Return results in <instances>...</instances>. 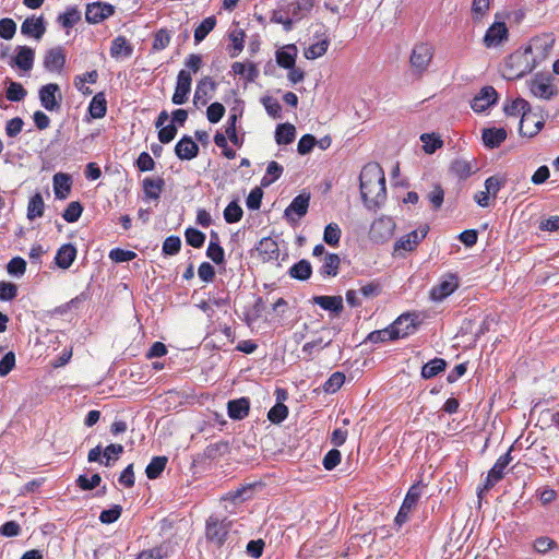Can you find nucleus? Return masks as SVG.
Returning <instances> with one entry per match:
<instances>
[{"mask_svg": "<svg viewBox=\"0 0 559 559\" xmlns=\"http://www.w3.org/2000/svg\"><path fill=\"white\" fill-rule=\"evenodd\" d=\"M217 236H212L209 243L206 255L215 263L219 264L224 262V250L218 243Z\"/></svg>", "mask_w": 559, "mask_h": 559, "instance_id": "obj_49", "label": "nucleus"}, {"mask_svg": "<svg viewBox=\"0 0 559 559\" xmlns=\"http://www.w3.org/2000/svg\"><path fill=\"white\" fill-rule=\"evenodd\" d=\"M186 240L188 245L200 248L204 243L205 235L195 228H188L186 230Z\"/></svg>", "mask_w": 559, "mask_h": 559, "instance_id": "obj_64", "label": "nucleus"}, {"mask_svg": "<svg viewBox=\"0 0 559 559\" xmlns=\"http://www.w3.org/2000/svg\"><path fill=\"white\" fill-rule=\"evenodd\" d=\"M106 111H107L106 99L102 93H98L92 98L90 106H88V112L93 118L99 119L106 115Z\"/></svg>", "mask_w": 559, "mask_h": 559, "instance_id": "obj_43", "label": "nucleus"}, {"mask_svg": "<svg viewBox=\"0 0 559 559\" xmlns=\"http://www.w3.org/2000/svg\"><path fill=\"white\" fill-rule=\"evenodd\" d=\"M558 547V544L550 537L540 536L533 543V548L537 554L545 555Z\"/></svg>", "mask_w": 559, "mask_h": 559, "instance_id": "obj_54", "label": "nucleus"}, {"mask_svg": "<svg viewBox=\"0 0 559 559\" xmlns=\"http://www.w3.org/2000/svg\"><path fill=\"white\" fill-rule=\"evenodd\" d=\"M283 167L277 162H270L266 167V173L262 178L261 185L267 187L275 182L283 174Z\"/></svg>", "mask_w": 559, "mask_h": 559, "instance_id": "obj_46", "label": "nucleus"}, {"mask_svg": "<svg viewBox=\"0 0 559 559\" xmlns=\"http://www.w3.org/2000/svg\"><path fill=\"white\" fill-rule=\"evenodd\" d=\"M535 61L525 50L511 53L501 67V74L507 80H516L535 69Z\"/></svg>", "mask_w": 559, "mask_h": 559, "instance_id": "obj_2", "label": "nucleus"}, {"mask_svg": "<svg viewBox=\"0 0 559 559\" xmlns=\"http://www.w3.org/2000/svg\"><path fill=\"white\" fill-rule=\"evenodd\" d=\"M459 287V280L453 274L442 276L438 284L430 289V298L433 301H442L448 296L456 290Z\"/></svg>", "mask_w": 559, "mask_h": 559, "instance_id": "obj_8", "label": "nucleus"}, {"mask_svg": "<svg viewBox=\"0 0 559 559\" xmlns=\"http://www.w3.org/2000/svg\"><path fill=\"white\" fill-rule=\"evenodd\" d=\"M171 36L167 29H159L155 33L152 49L155 51L164 50L170 43Z\"/></svg>", "mask_w": 559, "mask_h": 559, "instance_id": "obj_59", "label": "nucleus"}, {"mask_svg": "<svg viewBox=\"0 0 559 559\" xmlns=\"http://www.w3.org/2000/svg\"><path fill=\"white\" fill-rule=\"evenodd\" d=\"M164 187V180L160 178H145L143 180V191L147 200H158Z\"/></svg>", "mask_w": 559, "mask_h": 559, "instance_id": "obj_37", "label": "nucleus"}, {"mask_svg": "<svg viewBox=\"0 0 559 559\" xmlns=\"http://www.w3.org/2000/svg\"><path fill=\"white\" fill-rule=\"evenodd\" d=\"M166 463H167V457H165V456L153 457L145 469L147 478H150V479L157 478L160 475V473L164 471Z\"/></svg>", "mask_w": 559, "mask_h": 559, "instance_id": "obj_47", "label": "nucleus"}, {"mask_svg": "<svg viewBox=\"0 0 559 559\" xmlns=\"http://www.w3.org/2000/svg\"><path fill=\"white\" fill-rule=\"evenodd\" d=\"M44 214V200L39 193L31 198L27 206V217L34 219L43 216Z\"/></svg>", "mask_w": 559, "mask_h": 559, "instance_id": "obj_48", "label": "nucleus"}, {"mask_svg": "<svg viewBox=\"0 0 559 559\" xmlns=\"http://www.w3.org/2000/svg\"><path fill=\"white\" fill-rule=\"evenodd\" d=\"M133 52L132 45L123 36H118L111 41L110 56L116 60H122L131 57Z\"/></svg>", "mask_w": 559, "mask_h": 559, "instance_id": "obj_26", "label": "nucleus"}, {"mask_svg": "<svg viewBox=\"0 0 559 559\" xmlns=\"http://www.w3.org/2000/svg\"><path fill=\"white\" fill-rule=\"evenodd\" d=\"M420 141L423 142V148L427 154L435 153L443 143L442 140L433 133L421 134Z\"/></svg>", "mask_w": 559, "mask_h": 559, "instance_id": "obj_50", "label": "nucleus"}, {"mask_svg": "<svg viewBox=\"0 0 559 559\" xmlns=\"http://www.w3.org/2000/svg\"><path fill=\"white\" fill-rule=\"evenodd\" d=\"M82 211V205L79 202L74 201L68 204L67 209L62 214V217L68 223H74L80 218Z\"/></svg>", "mask_w": 559, "mask_h": 559, "instance_id": "obj_62", "label": "nucleus"}, {"mask_svg": "<svg viewBox=\"0 0 559 559\" xmlns=\"http://www.w3.org/2000/svg\"><path fill=\"white\" fill-rule=\"evenodd\" d=\"M216 90V83L210 76H205L198 82L193 100L195 104L205 105L213 96Z\"/></svg>", "mask_w": 559, "mask_h": 559, "instance_id": "obj_21", "label": "nucleus"}, {"mask_svg": "<svg viewBox=\"0 0 559 559\" xmlns=\"http://www.w3.org/2000/svg\"><path fill=\"white\" fill-rule=\"evenodd\" d=\"M491 0H473L472 15L473 20L480 21L489 11Z\"/></svg>", "mask_w": 559, "mask_h": 559, "instance_id": "obj_58", "label": "nucleus"}, {"mask_svg": "<svg viewBox=\"0 0 559 559\" xmlns=\"http://www.w3.org/2000/svg\"><path fill=\"white\" fill-rule=\"evenodd\" d=\"M288 415V408L282 403L275 404L267 413V418L274 424L282 423Z\"/></svg>", "mask_w": 559, "mask_h": 559, "instance_id": "obj_60", "label": "nucleus"}, {"mask_svg": "<svg viewBox=\"0 0 559 559\" xmlns=\"http://www.w3.org/2000/svg\"><path fill=\"white\" fill-rule=\"evenodd\" d=\"M231 72L235 75L243 76L248 82H253L259 76L258 67L251 62H234Z\"/></svg>", "mask_w": 559, "mask_h": 559, "instance_id": "obj_30", "label": "nucleus"}, {"mask_svg": "<svg viewBox=\"0 0 559 559\" xmlns=\"http://www.w3.org/2000/svg\"><path fill=\"white\" fill-rule=\"evenodd\" d=\"M175 152L180 159L189 160L198 155L199 146L191 138L185 136L176 144Z\"/></svg>", "mask_w": 559, "mask_h": 559, "instance_id": "obj_28", "label": "nucleus"}, {"mask_svg": "<svg viewBox=\"0 0 559 559\" xmlns=\"http://www.w3.org/2000/svg\"><path fill=\"white\" fill-rule=\"evenodd\" d=\"M230 40V57H237L243 50L245 31L240 27H235L229 32Z\"/></svg>", "mask_w": 559, "mask_h": 559, "instance_id": "obj_38", "label": "nucleus"}, {"mask_svg": "<svg viewBox=\"0 0 559 559\" xmlns=\"http://www.w3.org/2000/svg\"><path fill=\"white\" fill-rule=\"evenodd\" d=\"M543 120L530 109L520 120L519 131L522 135L532 138L543 128Z\"/></svg>", "mask_w": 559, "mask_h": 559, "instance_id": "obj_19", "label": "nucleus"}, {"mask_svg": "<svg viewBox=\"0 0 559 559\" xmlns=\"http://www.w3.org/2000/svg\"><path fill=\"white\" fill-rule=\"evenodd\" d=\"M242 214V209L236 201L230 202L224 210V218L229 224L239 222Z\"/></svg>", "mask_w": 559, "mask_h": 559, "instance_id": "obj_55", "label": "nucleus"}, {"mask_svg": "<svg viewBox=\"0 0 559 559\" xmlns=\"http://www.w3.org/2000/svg\"><path fill=\"white\" fill-rule=\"evenodd\" d=\"M70 177L58 173L53 176V192L57 199H66L70 192Z\"/></svg>", "mask_w": 559, "mask_h": 559, "instance_id": "obj_36", "label": "nucleus"}, {"mask_svg": "<svg viewBox=\"0 0 559 559\" xmlns=\"http://www.w3.org/2000/svg\"><path fill=\"white\" fill-rule=\"evenodd\" d=\"M429 227L423 225L417 229L402 236L394 245V252L401 254V251L409 252L416 249L421 240H424L428 234Z\"/></svg>", "mask_w": 559, "mask_h": 559, "instance_id": "obj_6", "label": "nucleus"}, {"mask_svg": "<svg viewBox=\"0 0 559 559\" xmlns=\"http://www.w3.org/2000/svg\"><path fill=\"white\" fill-rule=\"evenodd\" d=\"M420 496H421V485L420 484H415L408 489V491L404 498V501L395 516V523L397 525H402L408 520V515L412 512V510L415 508V506L417 504Z\"/></svg>", "mask_w": 559, "mask_h": 559, "instance_id": "obj_7", "label": "nucleus"}, {"mask_svg": "<svg viewBox=\"0 0 559 559\" xmlns=\"http://www.w3.org/2000/svg\"><path fill=\"white\" fill-rule=\"evenodd\" d=\"M433 47L428 43H419L414 46L409 62L413 71L416 73L425 72L432 59Z\"/></svg>", "mask_w": 559, "mask_h": 559, "instance_id": "obj_4", "label": "nucleus"}, {"mask_svg": "<svg viewBox=\"0 0 559 559\" xmlns=\"http://www.w3.org/2000/svg\"><path fill=\"white\" fill-rule=\"evenodd\" d=\"M402 322H403V320H400L399 322H393L386 329L371 332L368 335V340L371 343H382V342H386V341L405 337L406 332L400 328Z\"/></svg>", "mask_w": 559, "mask_h": 559, "instance_id": "obj_17", "label": "nucleus"}, {"mask_svg": "<svg viewBox=\"0 0 559 559\" xmlns=\"http://www.w3.org/2000/svg\"><path fill=\"white\" fill-rule=\"evenodd\" d=\"M98 78L97 71L93 70L90 72H86L83 75H78L74 79V86L84 94H90L91 91L85 87L86 83H95Z\"/></svg>", "mask_w": 559, "mask_h": 559, "instance_id": "obj_52", "label": "nucleus"}, {"mask_svg": "<svg viewBox=\"0 0 559 559\" xmlns=\"http://www.w3.org/2000/svg\"><path fill=\"white\" fill-rule=\"evenodd\" d=\"M290 277L299 281L308 280L312 274V267L309 261L300 260L289 269Z\"/></svg>", "mask_w": 559, "mask_h": 559, "instance_id": "obj_41", "label": "nucleus"}, {"mask_svg": "<svg viewBox=\"0 0 559 559\" xmlns=\"http://www.w3.org/2000/svg\"><path fill=\"white\" fill-rule=\"evenodd\" d=\"M216 25L215 16H207L194 29V41L201 43L211 33Z\"/></svg>", "mask_w": 559, "mask_h": 559, "instance_id": "obj_44", "label": "nucleus"}, {"mask_svg": "<svg viewBox=\"0 0 559 559\" xmlns=\"http://www.w3.org/2000/svg\"><path fill=\"white\" fill-rule=\"evenodd\" d=\"M445 366L447 364L443 359L435 358L423 366L421 377L424 379H431L441 371H443Z\"/></svg>", "mask_w": 559, "mask_h": 559, "instance_id": "obj_45", "label": "nucleus"}, {"mask_svg": "<svg viewBox=\"0 0 559 559\" xmlns=\"http://www.w3.org/2000/svg\"><path fill=\"white\" fill-rule=\"evenodd\" d=\"M313 302L332 312L338 313L343 310V298L341 296H316Z\"/></svg>", "mask_w": 559, "mask_h": 559, "instance_id": "obj_33", "label": "nucleus"}, {"mask_svg": "<svg viewBox=\"0 0 559 559\" xmlns=\"http://www.w3.org/2000/svg\"><path fill=\"white\" fill-rule=\"evenodd\" d=\"M115 13V7L107 2H93L87 4L85 19L91 24H97Z\"/></svg>", "mask_w": 559, "mask_h": 559, "instance_id": "obj_12", "label": "nucleus"}, {"mask_svg": "<svg viewBox=\"0 0 559 559\" xmlns=\"http://www.w3.org/2000/svg\"><path fill=\"white\" fill-rule=\"evenodd\" d=\"M81 20V13L76 7L67 8L66 12L59 14L57 22L63 28H72Z\"/></svg>", "mask_w": 559, "mask_h": 559, "instance_id": "obj_40", "label": "nucleus"}, {"mask_svg": "<svg viewBox=\"0 0 559 559\" xmlns=\"http://www.w3.org/2000/svg\"><path fill=\"white\" fill-rule=\"evenodd\" d=\"M39 100L41 106L48 111H55L60 108L62 98L60 87L56 83H49L40 87Z\"/></svg>", "mask_w": 559, "mask_h": 559, "instance_id": "obj_9", "label": "nucleus"}, {"mask_svg": "<svg viewBox=\"0 0 559 559\" xmlns=\"http://www.w3.org/2000/svg\"><path fill=\"white\" fill-rule=\"evenodd\" d=\"M341 228L335 223H330L324 228L323 240L329 246H337L341 239Z\"/></svg>", "mask_w": 559, "mask_h": 559, "instance_id": "obj_51", "label": "nucleus"}, {"mask_svg": "<svg viewBox=\"0 0 559 559\" xmlns=\"http://www.w3.org/2000/svg\"><path fill=\"white\" fill-rule=\"evenodd\" d=\"M451 170L461 179H466L475 171V167L472 160L457 158L451 164Z\"/></svg>", "mask_w": 559, "mask_h": 559, "instance_id": "obj_42", "label": "nucleus"}, {"mask_svg": "<svg viewBox=\"0 0 559 559\" xmlns=\"http://www.w3.org/2000/svg\"><path fill=\"white\" fill-rule=\"evenodd\" d=\"M46 32V26L43 16L27 17L21 25V33L25 36L40 39Z\"/></svg>", "mask_w": 559, "mask_h": 559, "instance_id": "obj_22", "label": "nucleus"}, {"mask_svg": "<svg viewBox=\"0 0 559 559\" xmlns=\"http://www.w3.org/2000/svg\"><path fill=\"white\" fill-rule=\"evenodd\" d=\"M255 253L262 262L274 261L278 259L280 248L273 238L264 237L257 245Z\"/></svg>", "mask_w": 559, "mask_h": 559, "instance_id": "obj_18", "label": "nucleus"}, {"mask_svg": "<svg viewBox=\"0 0 559 559\" xmlns=\"http://www.w3.org/2000/svg\"><path fill=\"white\" fill-rule=\"evenodd\" d=\"M330 45V40L328 37H322L316 43L311 44L304 52V56L308 60H314L322 57Z\"/></svg>", "mask_w": 559, "mask_h": 559, "instance_id": "obj_39", "label": "nucleus"}, {"mask_svg": "<svg viewBox=\"0 0 559 559\" xmlns=\"http://www.w3.org/2000/svg\"><path fill=\"white\" fill-rule=\"evenodd\" d=\"M76 258V249L71 243L63 245L56 254V263L61 269H69Z\"/></svg>", "mask_w": 559, "mask_h": 559, "instance_id": "obj_31", "label": "nucleus"}, {"mask_svg": "<svg viewBox=\"0 0 559 559\" xmlns=\"http://www.w3.org/2000/svg\"><path fill=\"white\" fill-rule=\"evenodd\" d=\"M309 200V195L306 194H299L296 198H294L292 203L285 210V216L290 219L300 218L305 216L308 211Z\"/></svg>", "mask_w": 559, "mask_h": 559, "instance_id": "obj_23", "label": "nucleus"}, {"mask_svg": "<svg viewBox=\"0 0 559 559\" xmlns=\"http://www.w3.org/2000/svg\"><path fill=\"white\" fill-rule=\"evenodd\" d=\"M7 271L10 275L20 277L26 271V262L23 258L15 257L7 265Z\"/></svg>", "mask_w": 559, "mask_h": 559, "instance_id": "obj_61", "label": "nucleus"}, {"mask_svg": "<svg viewBox=\"0 0 559 559\" xmlns=\"http://www.w3.org/2000/svg\"><path fill=\"white\" fill-rule=\"evenodd\" d=\"M498 99V94L492 86H485L473 98L471 107L476 112H483L493 105Z\"/></svg>", "mask_w": 559, "mask_h": 559, "instance_id": "obj_16", "label": "nucleus"}, {"mask_svg": "<svg viewBox=\"0 0 559 559\" xmlns=\"http://www.w3.org/2000/svg\"><path fill=\"white\" fill-rule=\"evenodd\" d=\"M192 76L189 71L182 69L177 75L176 88L173 95V103L175 105H182L188 100L191 91Z\"/></svg>", "mask_w": 559, "mask_h": 559, "instance_id": "obj_11", "label": "nucleus"}, {"mask_svg": "<svg viewBox=\"0 0 559 559\" xmlns=\"http://www.w3.org/2000/svg\"><path fill=\"white\" fill-rule=\"evenodd\" d=\"M250 409V401L248 397H240L229 401L227 404L228 416L234 420H241L248 416Z\"/></svg>", "mask_w": 559, "mask_h": 559, "instance_id": "obj_24", "label": "nucleus"}, {"mask_svg": "<svg viewBox=\"0 0 559 559\" xmlns=\"http://www.w3.org/2000/svg\"><path fill=\"white\" fill-rule=\"evenodd\" d=\"M229 527V521L219 520L216 516H210L206 521V538L215 545L221 546L227 537Z\"/></svg>", "mask_w": 559, "mask_h": 559, "instance_id": "obj_5", "label": "nucleus"}, {"mask_svg": "<svg viewBox=\"0 0 559 559\" xmlns=\"http://www.w3.org/2000/svg\"><path fill=\"white\" fill-rule=\"evenodd\" d=\"M531 109V106L527 100L524 98L518 97L504 105V112L509 117H523L526 111Z\"/></svg>", "mask_w": 559, "mask_h": 559, "instance_id": "obj_35", "label": "nucleus"}, {"mask_svg": "<svg viewBox=\"0 0 559 559\" xmlns=\"http://www.w3.org/2000/svg\"><path fill=\"white\" fill-rule=\"evenodd\" d=\"M35 51L28 46H19L13 64L23 71H29L33 68Z\"/></svg>", "mask_w": 559, "mask_h": 559, "instance_id": "obj_25", "label": "nucleus"}, {"mask_svg": "<svg viewBox=\"0 0 559 559\" xmlns=\"http://www.w3.org/2000/svg\"><path fill=\"white\" fill-rule=\"evenodd\" d=\"M511 462V454L510 451L504 453L503 455L499 456L495 465L491 467V469L488 472L486 485L485 487L491 488L495 484H497L500 479H502L504 475L506 467Z\"/></svg>", "mask_w": 559, "mask_h": 559, "instance_id": "obj_20", "label": "nucleus"}, {"mask_svg": "<svg viewBox=\"0 0 559 559\" xmlns=\"http://www.w3.org/2000/svg\"><path fill=\"white\" fill-rule=\"evenodd\" d=\"M394 228V221L391 217L382 216L372 223L370 235L377 241H384L393 235Z\"/></svg>", "mask_w": 559, "mask_h": 559, "instance_id": "obj_14", "label": "nucleus"}, {"mask_svg": "<svg viewBox=\"0 0 559 559\" xmlns=\"http://www.w3.org/2000/svg\"><path fill=\"white\" fill-rule=\"evenodd\" d=\"M507 139L503 128H488L483 130V142L489 148L498 147Z\"/></svg>", "mask_w": 559, "mask_h": 559, "instance_id": "obj_29", "label": "nucleus"}, {"mask_svg": "<svg viewBox=\"0 0 559 559\" xmlns=\"http://www.w3.org/2000/svg\"><path fill=\"white\" fill-rule=\"evenodd\" d=\"M43 63L47 71L61 73L66 64V53L63 48L58 46L48 49L44 56Z\"/></svg>", "mask_w": 559, "mask_h": 559, "instance_id": "obj_15", "label": "nucleus"}, {"mask_svg": "<svg viewBox=\"0 0 559 559\" xmlns=\"http://www.w3.org/2000/svg\"><path fill=\"white\" fill-rule=\"evenodd\" d=\"M341 259L335 253H326L322 260V265L319 270L320 275L336 276L338 274Z\"/></svg>", "mask_w": 559, "mask_h": 559, "instance_id": "obj_32", "label": "nucleus"}, {"mask_svg": "<svg viewBox=\"0 0 559 559\" xmlns=\"http://www.w3.org/2000/svg\"><path fill=\"white\" fill-rule=\"evenodd\" d=\"M296 138V128L289 123H281L275 130V141L278 145L290 144Z\"/></svg>", "mask_w": 559, "mask_h": 559, "instance_id": "obj_34", "label": "nucleus"}, {"mask_svg": "<svg viewBox=\"0 0 559 559\" xmlns=\"http://www.w3.org/2000/svg\"><path fill=\"white\" fill-rule=\"evenodd\" d=\"M555 44L552 34H542L535 36L524 49L535 61V67L544 61L551 52Z\"/></svg>", "mask_w": 559, "mask_h": 559, "instance_id": "obj_3", "label": "nucleus"}, {"mask_svg": "<svg viewBox=\"0 0 559 559\" xmlns=\"http://www.w3.org/2000/svg\"><path fill=\"white\" fill-rule=\"evenodd\" d=\"M26 94V90L17 82H10L7 88V98L11 102H21L25 98Z\"/></svg>", "mask_w": 559, "mask_h": 559, "instance_id": "obj_57", "label": "nucleus"}, {"mask_svg": "<svg viewBox=\"0 0 559 559\" xmlns=\"http://www.w3.org/2000/svg\"><path fill=\"white\" fill-rule=\"evenodd\" d=\"M345 376L342 372H334L324 382L323 390L326 393H335L344 384Z\"/></svg>", "mask_w": 559, "mask_h": 559, "instance_id": "obj_56", "label": "nucleus"}, {"mask_svg": "<svg viewBox=\"0 0 559 559\" xmlns=\"http://www.w3.org/2000/svg\"><path fill=\"white\" fill-rule=\"evenodd\" d=\"M530 92L537 98L550 99L556 93V86L550 78L536 75L528 82Z\"/></svg>", "mask_w": 559, "mask_h": 559, "instance_id": "obj_10", "label": "nucleus"}, {"mask_svg": "<svg viewBox=\"0 0 559 559\" xmlns=\"http://www.w3.org/2000/svg\"><path fill=\"white\" fill-rule=\"evenodd\" d=\"M238 117L239 116L235 112L228 117V120H227L226 127H225V133L233 144L240 146L242 142H241L240 138L238 136L237 130H236V123H237Z\"/></svg>", "mask_w": 559, "mask_h": 559, "instance_id": "obj_53", "label": "nucleus"}, {"mask_svg": "<svg viewBox=\"0 0 559 559\" xmlns=\"http://www.w3.org/2000/svg\"><path fill=\"white\" fill-rule=\"evenodd\" d=\"M266 112L273 117L277 118L281 116L282 106L278 100L272 96H265L261 99Z\"/></svg>", "mask_w": 559, "mask_h": 559, "instance_id": "obj_63", "label": "nucleus"}, {"mask_svg": "<svg viewBox=\"0 0 559 559\" xmlns=\"http://www.w3.org/2000/svg\"><path fill=\"white\" fill-rule=\"evenodd\" d=\"M360 193L365 205L372 209L385 199V177L382 168L376 164H367L360 173Z\"/></svg>", "mask_w": 559, "mask_h": 559, "instance_id": "obj_1", "label": "nucleus"}, {"mask_svg": "<svg viewBox=\"0 0 559 559\" xmlns=\"http://www.w3.org/2000/svg\"><path fill=\"white\" fill-rule=\"evenodd\" d=\"M509 31L503 22L493 23L484 36V45L487 48H496L508 39Z\"/></svg>", "mask_w": 559, "mask_h": 559, "instance_id": "obj_13", "label": "nucleus"}, {"mask_svg": "<svg viewBox=\"0 0 559 559\" xmlns=\"http://www.w3.org/2000/svg\"><path fill=\"white\" fill-rule=\"evenodd\" d=\"M298 49L296 45L289 44L276 51V62L281 68H293L296 63Z\"/></svg>", "mask_w": 559, "mask_h": 559, "instance_id": "obj_27", "label": "nucleus"}]
</instances>
